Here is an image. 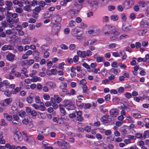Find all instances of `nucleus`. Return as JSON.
I'll list each match as a JSON object with an SVG mask.
<instances>
[{
	"mask_svg": "<svg viewBox=\"0 0 149 149\" xmlns=\"http://www.w3.org/2000/svg\"><path fill=\"white\" fill-rule=\"evenodd\" d=\"M104 29L108 30L109 33L111 35L113 34L116 35H119V33L116 31V28L114 26H111V25L106 24L104 27Z\"/></svg>",
	"mask_w": 149,
	"mask_h": 149,
	"instance_id": "1",
	"label": "nucleus"
},
{
	"mask_svg": "<svg viewBox=\"0 0 149 149\" xmlns=\"http://www.w3.org/2000/svg\"><path fill=\"white\" fill-rule=\"evenodd\" d=\"M135 136L137 138L140 139L141 140L144 139L143 136V134L141 133H137L136 134Z\"/></svg>",
	"mask_w": 149,
	"mask_h": 149,
	"instance_id": "23",
	"label": "nucleus"
},
{
	"mask_svg": "<svg viewBox=\"0 0 149 149\" xmlns=\"http://www.w3.org/2000/svg\"><path fill=\"white\" fill-rule=\"evenodd\" d=\"M66 66V65L63 62L59 64V69H63L64 68V66Z\"/></svg>",
	"mask_w": 149,
	"mask_h": 149,
	"instance_id": "59",
	"label": "nucleus"
},
{
	"mask_svg": "<svg viewBox=\"0 0 149 149\" xmlns=\"http://www.w3.org/2000/svg\"><path fill=\"white\" fill-rule=\"evenodd\" d=\"M13 120H14L16 121H18L19 119V117L18 115L16 114H14L13 116Z\"/></svg>",
	"mask_w": 149,
	"mask_h": 149,
	"instance_id": "47",
	"label": "nucleus"
},
{
	"mask_svg": "<svg viewBox=\"0 0 149 149\" xmlns=\"http://www.w3.org/2000/svg\"><path fill=\"white\" fill-rule=\"evenodd\" d=\"M48 85L52 88H54L56 86L55 84L52 82H49Z\"/></svg>",
	"mask_w": 149,
	"mask_h": 149,
	"instance_id": "48",
	"label": "nucleus"
},
{
	"mask_svg": "<svg viewBox=\"0 0 149 149\" xmlns=\"http://www.w3.org/2000/svg\"><path fill=\"white\" fill-rule=\"evenodd\" d=\"M14 139L17 143H19L22 139L21 134L19 132H16L14 133Z\"/></svg>",
	"mask_w": 149,
	"mask_h": 149,
	"instance_id": "8",
	"label": "nucleus"
},
{
	"mask_svg": "<svg viewBox=\"0 0 149 149\" xmlns=\"http://www.w3.org/2000/svg\"><path fill=\"white\" fill-rule=\"evenodd\" d=\"M77 54L78 56L81 58H84L86 56V52L85 51L82 52L79 50L77 51Z\"/></svg>",
	"mask_w": 149,
	"mask_h": 149,
	"instance_id": "16",
	"label": "nucleus"
},
{
	"mask_svg": "<svg viewBox=\"0 0 149 149\" xmlns=\"http://www.w3.org/2000/svg\"><path fill=\"white\" fill-rule=\"evenodd\" d=\"M1 125L2 126H7L8 125V124L6 122L5 120L2 119H1Z\"/></svg>",
	"mask_w": 149,
	"mask_h": 149,
	"instance_id": "45",
	"label": "nucleus"
},
{
	"mask_svg": "<svg viewBox=\"0 0 149 149\" xmlns=\"http://www.w3.org/2000/svg\"><path fill=\"white\" fill-rule=\"evenodd\" d=\"M120 54H121V56H122V58L123 60L125 59L126 58V54L124 52H120Z\"/></svg>",
	"mask_w": 149,
	"mask_h": 149,
	"instance_id": "52",
	"label": "nucleus"
},
{
	"mask_svg": "<svg viewBox=\"0 0 149 149\" xmlns=\"http://www.w3.org/2000/svg\"><path fill=\"white\" fill-rule=\"evenodd\" d=\"M60 111L61 113V115L63 116L65 115L66 112L64 108L63 107H60Z\"/></svg>",
	"mask_w": 149,
	"mask_h": 149,
	"instance_id": "32",
	"label": "nucleus"
},
{
	"mask_svg": "<svg viewBox=\"0 0 149 149\" xmlns=\"http://www.w3.org/2000/svg\"><path fill=\"white\" fill-rule=\"evenodd\" d=\"M54 98L51 97L50 98V100L52 103L56 102L57 103H59L61 101L62 99L58 96H54Z\"/></svg>",
	"mask_w": 149,
	"mask_h": 149,
	"instance_id": "10",
	"label": "nucleus"
},
{
	"mask_svg": "<svg viewBox=\"0 0 149 149\" xmlns=\"http://www.w3.org/2000/svg\"><path fill=\"white\" fill-rule=\"evenodd\" d=\"M84 130L86 132H89L91 130V127L90 126H87L84 127Z\"/></svg>",
	"mask_w": 149,
	"mask_h": 149,
	"instance_id": "64",
	"label": "nucleus"
},
{
	"mask_svg": "<svg viewBox=\"0 0 149 149\" xmlns=\"http://www.w3.org/2000/svg\"><path fill=\"white\" fill-rule=\"evenodd\" d=\"M22 42L24 45L29 44L30 42L27 40L26 39H23L22 40Z\"/></svg>",
	"mask_w": 149,
	"mask_h": 149,
	"instance_id": "55",
	"label": "nucleus"
},
{
	"mask_svg": "<svg viewBox=\"0 0 149 149\" xmlns=\"http://www.w3.org/2000/svg\"><path fill=\"white\" fill-rule=\"evenodd\" d=\"M43 97L44 99L46 100H48L50 98L49 95L48 94H46L43 95Z\"/></svg>",
	"mask_w": 149,
	"mask_h": 149,
	"instance_id": "44",
	"label": "nucleus"
},
{
	"mask_svg": "<svg viewBox=\"0 0 149 149\" xmlns=\"http://www.w3.org/2000/svg\"><path fill=\"white\" fill-rule=\"evenodd\" d=\"M17 49L19 52H22L24 50L23 47L21 45L17 46Z\"/></svg>",
	"mask_w": 149,
	"mask_h": 149,
	"instance_id": "58",
	"label": "nucleus"
},
{
	"mask_svg": "<svg viewBox=\"0 0 149 149\" xmlns=\"http://www.w3.org/2000/svg\"><path fill=\"white\" fill-rule=\"evenodd\" d=\"M45 114L43 113H39L38 115V117L39 118L44 119L45 118Z\"/></svg>",
	"mask_w": 149,
	"mask_h": 149,
	"instance_id": "57",
	"label": "nucleus"
},
{
	"mask_svg": "<svg viewBox=\"0 0 149 149\" xmlns=\"http://www.w3.org/2000/svg\"><path fill=\"white\" fill-rule=\"evenodd\" d=\"M37 138L38 140L42 141L44 139V137L43 135H41L40 134H39L38 135Z\"/></svg>",
	"mask_w": 149,
	"mask_h": 149,
	"instance_id": "39",
	"label": "nucleus"
},
{
	"mask_svg": "<svg viewBox=\"0 0 149 149\" xmlns=\"http://www.w3.org/2000/svg\"><path fill=\"white\" fill-rule=\"evenodd\" d=\"M24 118L22 120V122L24 124H27L28 123H31L32 121L31 118L27 115H25Z\"/></svg>",
	"mask_w": 149,
	"mask_h": 149,
	"instance_id": "11",
	"label": "nucleus"
},
{
	"mask_svg": "<svg viewBox=\"0 0 149 149\" xmlns=\"http://www.w3.org/2000/svg\"><path fill=\"white\" fill-rule=\"evenodd\" d=\"M57 142L59 146L62 148H68L70 147L69 143L65 141H58Z\"/></svg>",
	"mask_w": 149,
	"mask_h": 149,
	"instance_id": "7",
	"label": "nucleus"
},
{
	"mask_svg": "<svg viewBox=\"0 0 149 149\" xmlns=\"http://www.w3.org/2000/svg\"><path fill=\"white\" fill-rule=\"evenodd\" d=\"M25 62L28 65H31L34 62V60L33 59H30L29 60H26Z\"/></svg>",
	"mask_w": 149,
	"mask_h": 149,
	"instance_id": "36",
	"label": "nucleus"
},
{
	"mask_svg": "<svg viewBox=\"0 0 149 149\" xmlns=\"http://www.w3.org/2000/svg\"><path fill=\"white\" fill-rule=\"evenodd\" d=\"M86 80L84 79H83L80 81L79 84L80 85H82V86L86 85Z\"/></svg>",
	"mask_w": 149,
	"mask_h": 149,
	"instance_id": "43",
	"label": "nucleus"
},
{
	"mask_svg": "<svg viewBox=\"0 0 149 149\" xmlns=\"http://www.w3.org/2000/svg\"><path fill=\"white\" fill-rule=\"evenodd\" d=\"M114 35V36H111L110 38V39L111 41H113L114 40H116L119 41V39L117 37V36L118 35H116L115 34Z\"/></svg>",
	"mask_w": 149,
	"mask_h": 149,
	"instance_id": "30",
	"label": "nucleus"
},
{
	"mask_svg": "<svg viewBox=\"0 0 149 149\" xmlns=\"http://www.w3.org/2000/svg\"><path fill=\"white\" fill-rule=\"evenodd\" d=\"M121 18L123 22L125 21L127 19L124 13L121 14Z\"/></svg>",
	"mask_w": 149,
	"mask_h": 149,
	"instance_id": "56",
	"label": "nucleus"
},
{
	"mask_svg": "<svg viewBox=\"0 0 149 149\" xmlns=\"http://www.w3.org/2000/svg\"><path fill=\"white\" fill-rule=\"evenodd\" d=\"M111 71L114 74H117L120 72V70L118 69L112 68L111 69Z\"/></svg>",
	"mask_w": 149,
	"mask_h": 149,
	"instance_id": "25",
	"label": "nucleus"
},
{
	"mask_svg": "<svg viewBox=\"0 0 149 149\" xmlns=\"http://www.w3.org/2000/svg\"><path fill=\"white\" fill-rule=\"evenodd\" d=\"M132 25L127 23H124L123 24L122 26V29L125 32H128L130 31L132 29Z\"/></svg>",
	"mask_w": 149,
	"mask_h": 149,
	"instance_id": "6",
	"label": "nucleus"
},
{
	"mask_svg": "<svg viewBox=\"0 0 149 149\" xmlns=\"http://www.w3.org/2000/svg\"><path fill=\"white\" fill-rule=\"evenodd\" d=\"M38 7L41 8V10H43L45 5V3L43 1H40L38 3Z\"/></svg>",
	"mask_w": 149,
	"mask_h": 149,
	"instance_id": "22",
	"label": "nucleus"
},
{
	"mask_svg": "<svg viewBox=\"0 0 149 149\" xmlns=\"http://www.w3.org/2000/svg\"><path fill=\"white\" fill-rule=\"evenodd\" d=\"M69 24L70 27H73L75 25V22L73 20H71L69 22Z\"/></svg>",
	"mask_w": 149,
	"mask_h": 149,
	"instance_id": "46",
	"label": "nucleus"
},
{
	"mask_svg": "<svg viewBox=\"0 0 149 149\" xmlns=\"http://www.w3.org/2000/svg\"><path fill=\"white\" fill-rule=\"evenodd\" d=\"M80 29L76 28L73 29L72 30V34L73 35L76 37L78 39H80L82 34V32L80 31Z\"/></svg>",
	"mask_w": 149,
	"mask_h": 149,
	"instance_id": "3",
	"label": "nucleus"
},
{
	"mask_svg": "<svg viewBox=\"0 0 149 149\" xmlns=\"http://www.w3.org/2000/svg\"><path fill=\"white\" fill-rule=\"evenodd\" d=\"M52 33L53 35L58 36V32L59 31L61 27V24H53Z\"/></svg>",
	"mask_w": 149,
	"mask_h": 149,
	"instance_id": "4",
	"label": "nucleus"
},
{
	"mask_svg": "<svg viewBox=\"0 0 149 149\" xmlns=\"http://www.w3.org/2000/svg\"><path fill=\"white\" fill-rule=\"evenodd\" d=\"M33 97L30 95L27 97L26 101L29 103H31L33 101Z\"/></svg>",
	"mask_w": 149,
	"mask_h": 149,
	"instance_id": "33",
	"label": "nucleus"
},
{
	"mask_svg": "<svg viewBox=\"0 0 149 149\" xmlns=\"http://www.w3.org/2000/svg\"><path fill=\"white\" fill-rule=\"evenodd\" d=\"M7 22L9 23L10 25H12L13 24L14 22V20L13 18H9L7 20Z\"/></svg>",
	"mask_w": 149,
	"mask_h": 149,
	"instance_id": "41",
	"label": "nucleus"
},
{
	"mask_svg": "<svg viewBox=\"0 0 149 149\" xmlns=\"http://www.w3.org/2000/svg\"><path fill=\"white\" fill-rule=\"evenodd\" d=\"M110 114L112 117H116L118 115V112L116 109H112L110 111Z\"/></svg>",
	"mask_w": 149,
	"mask_h": 149,
	"instance_id": "12",
	"label": "nucleus"
},
{
	"mask_svg": "<svg viewBox=\"0 0 149 149\" xmlns=\"http://www.w3.org/2000/svg\"><path fill=\"white\" fill-rule=\"evenodd\" d=\"M147 31L146 29H143V30H139L138 32V34L140 36H144L146 34Z\"/></svg>",
	"mask_w": 149,
	"mask_h": 149,
	"instance_id": "27",
	"label": "nucleus"
},
{
	"mask_svg": "<svg viewBox=\"0 0 149 149\" xmlns=\"http://www.w3.org/2000/svg\"><path fill=\"white\" fill-rule=\"evenodd\" d=\"M125 97L128 99H130L132 97V95L130 93H126L125 94Z\"/></svg>",
	"mask_w": 149,
	"mask_h": 149,
	"instance_id": "60",
	"label": "nucleus"
},
{
	"mask_svg": "<svg viewBox=\"0 0 149 149\" xmlns=\"http://www.w3.org/2000/svg\"><path fill=\"white\" fill-rule=\"evenodd\" d=\"M5 147L9 149H15V146H11L9 143L6 144L5 145Z\"/></svg>",
	"mask_w": 149,
	"mask_h": 149,
	"instance_id": "29",
	"label": "nucleus"
},
{
	"mask_svg": "<svg viewBox=\"0 0 149 149\" xmlns=\"http://www.w3.org/2000/svg\"><path fill=\"white\" fill-rule=\"evenodd\" d=\"M6 118L8 121H12L13 120L12 116L9 115L6 116Z\"/></svg>",
	"mask_w": 149,
	"mask_h": 149,
	"instance_id": "63",
	"label": "nucleus"
},
{
	"mask_svg": "<svg viewBox=\"0 0 149 149\" xmlns=\"http://www.w3.org/2000/svg\"><path fill=\"white\" fill-rule=\"evenodd\" d=\"M31 4L28 5H26L24 6L23 8V10L26 11L30 12L32 11V9L31 8Z\"/></svg>",
	"mask_w": 149,
	"mask_h": 149,
	"instance_id": "18",
	"label": "nucleus"
},
{
	"mask_svg": "<svg viewBox=\"0 0 149 149\" xmlns=\"http://www.w3.org/2000/svg\"><path fill=\"white\" fill-rule=\"evenodd\" d=\"M61 18L59 15L58 14H55L52 17L51 22L52 24H61Z\"/></svg>",
	"mask_w": 149,
	"mask_h": 149,
	"instance_id": "2",
	"label": "nucleus"
},
{
	"mask_svg": "<svg viewBox=\"0 0 149 149\" xmlns=\"http://www.w3.org/2000/svg\"><path fill=\"white\" fill-rule=\"evenodd\" d=\"M15 56V55L9 53L6 56V58L9 61H12L14 59Z\"/></svg>",
	"mask_w": 149,
	"mask_h": 149,
	"instance_id": "14",
	"label": "nucleus"
},
{
	"mask_svg": "<svg viewBox=\"0 0 149 149\" xmlns=\"http://www.w3.org/2000/svg\"><path fill=\"white\" fill-rule=\"evenodd\" d=\"M12 101V99L11 98H8L4 100V101L7 104H9Z\"/></svg>",
	"mask_w": 149,
	"mask_h": 149,
	"instance_id": "49",
	"label": "nucleus"
},
{
	"mask_svg": "<svg viewBox=\"0 0 149 149\" xmlns=\"http://www.w3.org/2000/svg\"><path fill=\"white\" fill-rule=\"evenodd\" d=\"M41 10V8H40V7L37 6L32 10L33 14H35V15H38V13Z\"/></svg>",
	"mask_w": 149,
	"mask_h": 149,
	"instance_id": "17",
	"label": "nucleus"
},
{
	"mask_svg": "<svg viewBox=\"0 0 149 149\" xmlns=\"http://www.w3.org/2000/svg\"><path fill=\"white\" fill-rule=\"evenodd\" d=\"M5 4L6 6H12L13 3L10 1H7L5 2Z\"/></svg>",
	"mask_w": 149,
	"mask_h": 149,
	"instance_id": "35",
	"label": "nucleus"
},
{
	"mask_svg": "<svg viewBox=\"0 0 149 149\" xmlns=\"http://www.w3.org/2000/svg\"><path fill=\"white\" fill-rule=\"evenodd\" d=\"M94 57L96 59V61L97 62H104V57L102 56H98L97 54L94 55Z\"/></svg>",
	"mask_w": 149,
	"mask_h": 149,
	"instance_id": "13",
	"label": "nucleus"
},
{
	"mask_svg": "<svg viewBox=\"0 0 149 149\" xmlns=\"http://www.w3.org/2000/svg\"><path fill=\"white\" fill-rule=\"evenodd\" d=\"M30 80L32 82H36L38 81H40L41 79L37 76H34Z\"/></svg>",
	"mask_w": 149,
	"mask_h": 149,
	"instance_id": "24",
	"label": "nucleus"
},
{
	"mask_svg": "<svg viewBox=\"0 0 149 149\" xmlns=\"http://www.w3.org/2000/svg\"><path fill=\"white\" fill-rule=\"evenodd\" d=\"M82 88L83 90V92L86 93H88V88L87 86L85 85L84 86H82Z\"/></svg>",
	"mask_w": 149,
	"mask_h": 149,
	"instance_id": "37",
	"label": "nucleus"
},
{
	"mask_svg": "<svg viewBox=\"0 0 149 149\" xmlns=\"http://www.w3.org/2000/svg\"><path fill=\"white\" fill-rule=\"evenodd\" d=\"M133 114V116L135 118H140L141 117V116L139 113H134Z\"/></svg>",
	"mask_w": 149,
	"mask_h": 149,
	"instance_id": "62",
	"label": "nucleus"
},
{
	"mask_svg": "<svg viewBox=\"0 0 149 149\" xmlns=\"http://www.w3.org/2000/svg\"><path fill=\"white\" fill-rule=\"evenodd\" d=\"M6 87L4 86L3 82H0V90L4 91L6 90Z\"/></svg>",
	"mask_w": 149,
	"mask_h": 149,
	"instance_id": "21",
	"label": "nucleus"
},
{
	"mask_svg": "<svg viewBox=\"0 0 149 149\" xmlns=\"http://www.w3.org/2000/svg\"><path fill=\"white\" fill-rule=\"evenodd\" d=\"M49 50H47L44 51L43 53V57L45 58H47L49 56L50 53L49 52Z\"/></svg>",
	"mask_w": 149,
	"mask_h": 149,
	"instance_id": "26",
	"label": "nucleus"
},
{
	"mask_svg": "<svg viewBox=\"0 0 149 149\" xmlns=\"http://www.w3.org/2000/svg\"><path fill=\"white\" fill-rule=\"evenodd\" d=\"M12 17L14 20V22L17 23L18 22L19 19L18 17V15L16 13H13L12 15Z\"/></svg>",
	"mask_w": 149,
	"mask_h": 149,
	"instance_id": "15",
	"label": "nucleus"
},
{
	"mask_svg": "<svg viewBox=\"0 0 149 149\" xmlns=\"http://www.w3.org/2000/svg\"><path fill=\"white\" fill-rule=\"evenodd\" d=\"M111 19L114 21L118 19V17L117 15H112L111 17Z\"/></svg>",
	"mask_w": 149,
	"mask_h": 149,
	"instance_id": "31",
	"label": "nucleus"
},
{
	"mask_svg": "<svg viewBox=\"0 0 149 149\" xmlns=\"http://www.w3.org/2000/svg\"><path fill=\"white\" fill-rule=\"evenodd\" d=\"M149 134V131L148 130L145 131L144 132L143 135V139H145L146 138V136Z\"/></svg>",
	"mask_w": 149,
	"mask_h": 149,
	"instance_id": "54",
	"label": "nucleus"
},
{
	"mask_svg": "<svg viewBox=\"0 0 149 149\" xmlns=\"http://www.w3.org/2000/svg\"><path fill=\"white\" fill-rule=\"evenodd\" d=\"M21 89V87H17L13 89L11 91V93L14 94H16Z\"/></svg>",
	"mask_w": 149,
	"mask_h": 149,
	"instance_id": "19",
	"label": "nucleus"
},
{
	"mask_svg": "<svg viewBox=\"0 0 149 149\" xmlns=\"http://www.w3.org/2000/svg\"><path fill=\"white\" fill-rule=\"evenodd\" d=\"M117 9L118 11H122L123 10V8L121 5H118L117 7Z\"/></svg>",
	"mask_w": 149,
	"mask_h": 149,
	"instance_id": "61",
	"label": "nucleus"
},
{
	"mask_svg": "<svg viewBox=\"0 0 149 149\" xmlns=\"http://www.w3.org/2000/svg\"><path fill=\"white\" fill-rule=\"evenodd\" d=\"M40 49L42 52L47 50H49L47 45H43L40 47Z\"/></svg>",
	"mask_w": 149,
	"mask_h": 149,
	"instance_id": "20",
	"label": "nucleus"
},
{
	"mask_svg": "<svg viewBox=\"0 0 149 149\" xmlns=\"http://www.w3.org/2000/svg\"><path fill=\"white\" fill-rule=\"evenodd\" d=\"M92 72L96 74H99L100 72V70L99 68H95L92 70Z\"/></svg>",
	"mask_w": 149,
	"mask_h": 149,
	"instance_id": "40",
	"label": "nucleus"
},
{
	"mask_svg": "<svg viewBox=\"0 0 149 149\" xmlns=\"http://www.w3.org/2000/svg\"><path fill=\"white\" fill-rule=\"evenodd\" d=\"M28 142L32 145H34L36 143L35 140L31 137Z\"/></svg>",
	"mask_w": 149,
	"mask_h": 149,
	"instance_id": "50",
	"label": "nucleus"
},
{
	"mask_svg": "<svg viewBox=\"0 0 149 149\" xmlns=\"http://www.w3.org/2000/svg\"><path fill=\"white\" fill-rule=\"evenodd\" d=\"M23 9L22 8L20 7H18L15 9V12L19 13H21L23 12Z\"/></svg>",
	"mask_w": 149,
	"mask_h": 149,
	"instance_id": "38",
	"label": "nucleus"
},
{
	"mask_svg": "<svg viewBox=\"0 0 149 149\" xmlns=\"http://www.w3.org/2000/svg\"><path fill=\"white\" fill-rule=\"evenodd\" d=\"M78 11L74 10H70V14L72 15H75L78 13Z\"/></svg>",
	"mask_w": 149,
	"mask_h": 149,
	"instance_id": "53",
	"label": "nucleus"
},
{
	"mask_svg": "<svg viewBox=\"0 0 149 149\" xmlns=\"http://www.w3.org/2000/svg\"><path fill=\"white\" fill-rule=\"evenodd\" d=\"M64 106L67 107L69 110H73L75 108V105L74 103L70 101L65 100L64 101Z\"/></svg>",
	"mask_w": 149,
	"mask_h": 149,
	"instance_id": "5",
	"label": "nucleus"
},
{
	"mask_svg": "<svg viewBox=\"0 0 149 149\" xmlns=\"http://www.w3.org/2000/svg\"><path fill=\"white\" fill-rule=\"evenodd\" d=\"M45 40L48 44H50L52 42V40L49 37H46Z\"/></svg>",
	"mask_w": 149,
	"mask_h": 149,
	"instance_id": "42",
	"label": "nucleus"
},
{
	"mask_svg": "<svg viewBox=\"0 0 149 149\" xmlns=\"http://www.w3.org/2000/svg\"><path fill=\"white\" fill-rule=\"evenodd\" d=\"M148 25V19L144 18L140 22V26L141 28H145L147 27Z\"/></svg>",
	"mask_w": 149,
	"mask_h": 149,
	"instance_id": "9",
	"label": "nucleus"
},
{
	"mask_svg": "<svg viewBox=\"0 0 149 149\" xmlns=\"http://www.w3.org/2000/svg\"><path fill=\"white\" fill-rule=\"evenodd\" d=\"M67 84L65 83L62 82L60 84V88L61 89L66 88Z\"/></svg>",
	"mask_w": 149,
	"mask_h": 149,
	"instance_id": "34",
	"label": "nucleus"
},
{
	"mask_svg": "<svg viewBox=\"0 0 149 149\" xmlns=\"http://www.w3.org/2000/svg\"><path fill=\"white\" fill-rule=\"evenodd\" d=\"M128 37V36L126 34H124L120 36L119 37V39L121 40L122 39L124 38H126Z\"/></svg>",
	"mask_w": 149,
	"mask_h": 149,
	"instance_id": "51",
	"label": "nucleus"
},
{
	"mask_svg": "<svg viewBox=\"0 0 149 149\" xmlns=\"http://www.w3.org/2000/svg\"><path fill=\"white\" fill-rule=\"evenodd\" d=\"M6 34L9 35L13 34H16V32H14L12 31V30L10 29H7L6 31Z\"/></svg>",
	"mask_w": 149,
	"mask_h": 149,
	"instance_id": "28",
	"label": "nucleus"
}]
</instances>
